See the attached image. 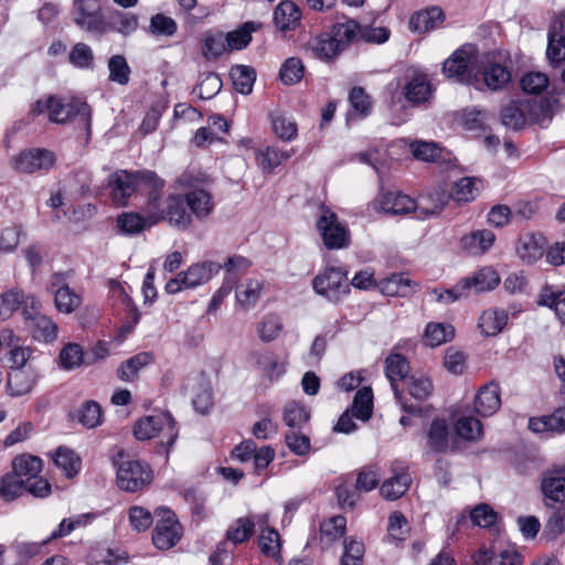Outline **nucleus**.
<instances>
[{"label":"nucleus","instance_id":"nucleus-58","mask_svg":"<svg viewBox=\"0 0 565 565\" xmlns=\"http://www.w3.org/2000/svg\"><path fill=\"white\" fill-rule=\"evenodd\" d=\"M192 404L201 414L207 413L213 405L210 385L203 376L196 380V390L193 392Z\"/></svg>","mask_w":565,"mask_h":565},{"label":"nucleus","instance_id":"nucleus-53","mask_svg":"<svg viewBox=\"0 0 565 565\" xmlns=\"http://www.w3.org/2000/svg\"><path fill=\"white\" fill-rule=\"evenodd\" d=\"M477 183H480V181L475 178L466 177L460 179L455 183L451 193H449L450 199L457 202H469L473 200L479 192Z\"/></svg>","mask_w":565,"mask_h":565},{"label":"nucleus","instance_id":"nucleus-63","mask_svg":"<svg viewBox=\"0 0 565 565\" xmlns=\"http://www.w3.org/2000/svg\"><path fill=\"white\" fill-rule=\"evenodd\" d=\"M23 479L17 475L8 473L1 479L0 494L6 501H13L19 498L25 490Z\"/></svg>","mask_w":565,"mask_h":565},{"label":"nucleus","instance_id":"nucleus-49","mask_svg":"<svg viewBox=\"0 0 565 565\" xmlns=\"http://www.w3.org/2000/svg\"><path fill=\"white\" fill-rule=\"evenodd\" d=\"M455 335V330L449 324L444 323H428L425 329V342L427 345L434 348L438 347Z\"/></svg>","mask_w":565,"mask_h":565},{"label":"nucleus","instance_id":"nucleus-32","mask_svg":"<svg viewBox=\"0 0 565 565\" xmlns=\"http://www.w3.org/2000/svg\"><path fill=\"white\" fill-rule=\"evenodd\" d=\"M444 19L441 8L434 6L414 13L409 19V29L414 32H426L434 29Z\"/></svg>","mask_w":565,"mask_h":565},{"label":"nucleus","instance_id":"nucleus-44","mask_svg":"<svg viewBox=\"0 0 565 565\" xmlns=\"http://www.w3.org/2000/svg\"><path fill=\"white\" fill-rule=\"evenodd\" d=\"M380 288L390 297H407L413 292L412 281L402 274H394L382 280Z\"/></svg>","mask_w":565,"mask_h":565},{"label":"nucleus","instance_id":"nucleus-51","mask_svg":"<svg viewBox=\"0 0 565 565\" xmlns=\"http://www.w3.org/2000/svg\"><path fill=\"white\" fill-rule=\"evenodd\" d=\"M457 435L469 441H476L482 436V424L472 416H462L456 423Z\"/></svg>","mask_w":565,"mask_h":565},{"label":"nucleus","instance_id":"nucleus-47","mask_svg":"<svg viewBox=\"0 0 565 565\" xmlns=\"http://www.w3.org/2000/svg\"><path fill=\"white\" fill-rule=\"evenodd\" d=\"M78 422L86 428H95L102 424L103 412L95 401H85L77 411Z\"/></svg>","mask_w":565,"mask_h":565},{"label":"nucleus","instance_id":"nucleus-7","mask_svg":"<svg viewBox=\"0 0 565 565\" xmlns=\"http://www.w3.org/2000/svg\"><path fill=\"white\" fill-rule=\"evenodd\" d=\"M312 288L318 295L334 303L350 292L347 273L333 266L327 267L313 278Z\"/></svg>","mask_w":565,"mask_h":565},{"label":"nucleus","instance_id":"nucleus-17","mask_svg":"<svg viewBox=\"0 0 565 565\" xmlns=\"http://www.w3.org/2000/svg\"><path fill=\"white\" fill-rule=\"evenodd\" d=\"M50 285L54 294L55 307L60 312L71 313L81 306V297L70 289L62 274H54Z\"/></svg>","mask_w":565,"mask_h":565},{"label":"nucleus","instance_id":"nucleus-60","mask_svg":"<svg viewBox=\"0 0 565 565\" xmlns=\"http://www.w3.org/2000/svg\"><path fill=\"white\" fill-rule=\"evenodd\" d=\"M117 225L126 234H138L145 227L150 226L148 215L141 216L138 213H124L117 218Z\"/></svg>","mask_w":565,"mask_h":565},{"label":"nucleus","instance_id":"nucleus-11","mask_svg":"<svg viewBox=\"0 0 565 565\" xmlns=\"http://www.w3.org/2000/svg\"><path fill=\"white\" fill-rule=\"evenodd\" d=\"M408 372L409 363L402 354L393 353L385 359V374L391 382L395 398L405 413L417 414L422 411L420 406L413 403H407L396 384L397 381L405 380Z\"/></svg>","mask_w":565,"mask_h":565},{"label":"nucleus","instance_id":"nucleus-57","mask_svg":"<svg viewBox=\"0 0 565 565\" xmlns=\"http://www.w3.org/2000/svg\"><path fill=\"white\" fill-rule=\"evenodd\" d=\"M282 330V322L276 315L269 313L263 317L257 326V333L262 341H274Z\"/></svg>","mask_w":565,"mask_h":565},{"label":"nucleus","instance_id":"nucleus-34","mask_svg":"<svg viewBox=\"0 0 565 565\" xmlns=\"http://www.w3.org/2000/svg\"><path fill=\"white\" fill-rule=\"evenodd\" d=\"M35 384V375L30 370L18 367L9 373L8 390L12 396H22L32 391Z\"/></svg>","mask_w":565,"mask_h":565},{"label":"nucleus","instance_id":"nucleus-61","mask_svg":"<svg viewBox=\"0 0 565 565\" xmlns=\"http://www.w3.org/2000/svg\"><path fill=\"white\" fill-rule=\"evenodd\" d=\"M309 417L305 406L299 403L290 402L285 406L284 422L290 428L300 429L309 420Z\"/></svg>","mask_w":565,"mask_h":565},{"label":"nucleus","instance_id":"nucleus-55","mask_svg":"<svg viewBox=\"0 0 565 565\" xmlns=\"http://www.w3.org/2000/svg\"><path fill=\"white\" fill-rule=\"evenodd\" d=\"M406 384L409 394L419 402L426 401L434 391L430 379L425 375H411Z\"/></svg>","mask_w":565,"mask_h":565},{"label":"nucleus","instance_id":"nucleus-54","mask_svg":"<svg viewBox=\"0 0 565 565\" xmlns=\"http://www.w3.org/2000/svg\"><path fill=\"white\" fill-rule=\"evenodd\" d=\"M255 522L249 518L237 519L227 530L226 539L234 544L247 541L254 533Z\"/></svg>","mask_w":565,"mask_h":565},{"label":"nucleus","instance_id":"nucleus-45","mask_svg":"<svg viewBox=\"0 0 565 565\" xmlns=\"http://www.w3.org/2000/svg\"><path fill=\"white\" fill-rule=\"evenodd\" d=\"M373 408V393L371 387L359 390L353 398L351 411L353 416L363 422L370 419Z\"/></svg>","mask_w":565,"mask_h":565},{"label":"nucleus","instance_id":"nucleus-16","mask_svg":"<svg viewBox=\"0 0 565 565\" xmlns=\"http://www.w3.org/2000/svg\"><path fill=\"white\" fill-rule=\"evenodd\" d=\"M168 516L159 521L152 532V542L159 550L166 551L173 547L181 539V526L168 511Z\"/></svg>","mask_w":565,"mask_h":565},{"label":"nucleus","instance_id":"nucleus-59","mask_svg":"<svg viewBox=\"0 0 565 565\" xmlns=\"http://www.w3.org/2000/svg\"><path fill=\"white\" fill-rule=\"evenodd\" d=\"M409 149L414 158L426 162H433L441 154V148L433 141L415 140L409 145Z\"/></svg>","mask_w":565,"mask_h":565},{"label":"nucleus","instance_id":"nucleus-56","mask_svg":"<svg viewBox=\"0 0 565 565\" xmlns=\"http://www.w3.org/2000/svg\"><path fill=\"white\" fill-rule=\"evenodd\" d=\"M24 300V292L18 288H13L0 295V321L8 319Z\"/></svg>","mask_w":565,"mask_h":565},{"label":"nucleus","instance_id":"nucleus-14","mask_svg":"<svg viewBox=\"0 0 565 565\" xmlns=\"http://www.w3.org/2000/svg\"><path fill=\"white\" fill-rule=\"evenodd\" d=\"M73 21L81 28L90 32L104 29L105 19L99 2H74L72 9Z\"/></svg>","mask_w":565,"mask_h":565},{"label":"nucleus","instance_id":"nucleus-5","mask_svg":"<svg viewBox=\"0 0 565 565\" xmlns=\"http://www.w3.org/2000/svg\"><path fill=\"white\" fill-rule=\"evenodd\" d=\"M117 467V486L126 492H137L148 487L153 479L149 465L137 459L119 461L114 459Z\"/></svg>","mask_w":565,"mask_h":565},{"label":"nucleus","instance_id":"nucleus-41","mask_svg":"<svg viewBox=\"0 0 565 565\" xmlns=\"http://www.w3.org/2000/svg\"><path fill=\"white\" fill-rule=\"evenodd\" d=\"M152 361L153 356L150 352L138 353L120 365L117 375L121 381L129 382L137 376L142 367L149 365Z\"/></svg>","mask_w":565,"mask_h":565},{"label":"nucleus","instance_id":"nucleus-12","mask_svg":"<svg viewBox=\"0 0 565 565\" xmlns=\"http://www.w3.org/2000/svg\"><path fill=\"white\" fill-rule=\"evenodd\" d=\"M178 182L182 186L193 188L185 193V202L193 214L199 220H205L214 210V202L209 191L196 189V180L188 173L179 177Z\"/></svg>","mask_w":565,"mask_h":565},{"label":"nucleus","instance_id":"nucleus-15","mask_svg":"<svg viewBox=\"0 0 565 565\" xmlns=\"http://www.w3.org/2000/svg\"><path fill=\"white\" fill-rule=\"evenodd\" d=\"M393 476L385 480L381 488V495L386 500H397L409 488L412 478L407 472V468L403 462L395 461L392 465Z\"/></svg>","mask_w":565,"mask_h":565},{"label":"nucleus","instance_id":"nucleus-52","mask_svg":"<svg viewBox=\"0 0 565 565\" xmlns=\"http://www.w3.org/2000/svg\"><path fill=\"white\" fill-rule=\"evenodd\" d=\"M271 126L276 136L284 141H290L297 136V124L281 113L271 115Z\"/></svg>","mask_w":565,"mask_h":565},{"label":"nucleus","instance_id":"nucleus-2","mask_svg":"<svg viewBox=\"0 0 565 565\" xmlns=\"http://www.w3.org/2000/svg\"><path fill=\"white\" fill-rule=\"evenodd\" d=\"M185 204V196L181 194H171L162 201L159 192L151 191L145 205L149 225L168 221L172 226L186 230L192 223V216L186 212Z\"/></svg>","mask_w":565,"mask_h":565},{"label":"nucleus","instance_id":"nucleus-30","mask_svg":"<svg viewBox=\"0 0 565 565\" xmlns=\"http://www.w3.org/2000/svg\"><path fill=\"white\" fill-rule=\"evenodd\" d=\"M12 467V473L28 482L39 476L42 471L43 462L36 456L24 454L14 458Z\"/></svg>","mask_w":565,"mask_h":565},{"label":"nucleus","instance_id":"nucleus-13","mask_svg":"<svg viewBox=\"0 0 565 565\" xmlns=\"http://www.w3.org/2000/svg\"><path fill=\"white\" fill-rule=\"evenodd\" d=\"M55 161V156L46 149H30L22 151L13 161V168L18 172L33 173L50 169Z\"/></svg>","mask_w":565,"mask_h":565},{"label":"nucleus","instance_id":"nucleus-29","mask_svg":"<svg viewBox=\"0 0 565 565\" xmlns=\"http://www.w3.org/2000/svg\"><path fill=\"white\" fill-rule=\"evenodd\" d=\"M529 428L535 434L565 431V408H559L548 416L531 418Z\"/></svg>","mask_w":565,"mask_h":565},{"label":"nucleus","instance_id":"nucleus-50","mask_svg":"<svg viewBox=\"0 0 565 565\" xmlns=\"http://www.w3.org/2000/svg\"><path fill=\"white\" fill-rule=\"evenodd\" d=\"M305 74V65L299 57L287 58L279 71V77L286 85H295L301 81Z\"/></svg>","mask_w":565,"mask_h":565},{"label":"nucleus","instance_id":"nucleus-46","mask_svg":"<svg viewBox=\"0 0 565 565\" xmlns=\"http://www.w3.org/2000/svg\"><path fill=\"white\" fill-rule=\"evenodd\" d=\"M507 320L504 311L487 310L479 318V327L486 335H495L507 324Z\"/></svg>","mask_w":565,"mask_h":565},{"label":"nucleus","instance_id":"nucleus-40","mask_svg":"<svg viewBox=\"0 0 565 565\" xmlns=\"http://www.w3.org/2000/svg\"><path fill=\"white\" fill-rule=\"evenodd\" d=\"M359 31L360 25L354 20H349L344 23L334 24L330 33L335 41V46H338L340 51L343 52L356 39Z\"/></svg>","mask_w":565,"mask_h":565},{"label":"nucleus","instance_id":"nucleus-19","mask_svg":"<svg viewBox=\"0 0 565 565\" xmlns=\"http://www.w3.org/2000/svg\"><path fill=\"white\" fill-rule=\"evenodd\" d=\"M450 194L441 189H434L418 198L416 210L418 217H428L439 214L448 204Z\"/></svg>","mask_w":565,"mask_h":565},{"label":"nucleus","instance_id":"nucleus-39","mask_svg":"<svg viewBox=\"0 0 565 565\" xmlns=\"http://www.w3.org/2000/svg\"><path fill=\"white\" fill-rule=\"evenodd\" d=\"M562 29L563 23H558L554 24L548 31L546 56L554 64H559L565 60V36Z\"/></svg>","mask_w":565,"mask_h":565},{"label":"nucleus","instance_id":"nucleus-25","mask_svg":"<svg viewBox=\"0 0 565 565\" xmlns=\"http://www.w3.org/2000/svg\"><path fill=\"white\" fill-rule=\"evenodd\" d=\"M541 489L544 497L553 502L565 501V471L551 470L543 475Z\"/></svg>","mask_w":565,"mask_h":565},{"label":"nucleus","instance_id":"nucleus-48","mask_svg":"<svg viewBox=\"0 0 565 565\" xmlns=\"http://www.w3.org/2000/svg\"><path fill=\"white\" fill-rule=\"evenodd\" d=\"M263 289V282L257 279H249L246 284L237 287L236 299L244 308L253 307L259 299Z\"/></svg>","mask_w":565,"mask_h":565},{"label":"nucleus","instance_id":"nucleus-22","mask_svg":"<svg viewBox=\"0 0 565 565\" xmlns=\"http://www.w3.org/2000/svg\"><path fill=\"white\" fill-rule=\"evenodd\" d=\"M307 49L316 58L327 63L334 62L342 53L340 49L335 46V41L330 32L322 33L311 39L307 44Z\"/></svg>","mask_w":565,"mask_h":565},{"label":"nucleus","instance_id":"nucleus-10","mask_svg":"<svg viewBox=\"0 0 565 565\" xmlns=\"http://www.w3.org/2000/svg\"><path fill=\"white\" fill-rule=\"evenodd\" d=\"M317 228L328 249H339L349 245V231L339 222L337 214L323 205L321 206V215L317 221Z\"/></svg>","mask_w":565,"mask_h":565},{"label":"nucleus","instance_id":"nucleus-35","mask_svg":"<svg viewBox=\"0 0 565 565\" xmlns=\"http://www.w3.org/2000/svg\"><path fill=\"white\" fill-rule=\"evenodd\" d=\"M427 445L434 452H445L449 447V428L445 419L435 418L428 429Z\"/></svg>","mask_w":565,"mask_h":565},{"label":"nucleus","instance_id":"nucleus-42","mask_svg":"<svg viewBox=\"0 0 565 565\" xmlns=\"http://www.w3.org/2000/svg\"><path fill=\"white\" fill-rule=\"evenodd\" d=\"M234 89L241 94H249L256 79L255 70L246 65H235L230 71Z\"/></svg>","mask_w":565,"mask_h":565},{"label":"nucleus","instance_id":"nucleus-8","mask_svg":"<svg viewBox=\"0 0 565 565\" xmlns=\"http://www.w3.org/2000/svg\"><path fill=\"white\" fill-rule=\"evenodd\" d=\"M221 268L222 266L214 262L194 264L185 271H181L174 278H171L166 284V291L173 295L182 289L195 288L207 282Z\"/></svg>","mask_w":565,"mask_h":565},{"label":"nucleus","instance_id":"nucleus-4","mask_svg":"<svg viewBox=\"0 0 565 565\" xmlns=\"http://www.w3.org/2000/svg\"><path fill=\"white\" fill-rule=\"evenodd\" d=\"M159 431H164L167 440L160 441L158 451L168 457L169 450L178 438L175 420L170 413L166 412L160 415L141 418L134 428V435L139 440L153 438Z\"/></svg>","mask_w":565,"mask_h":565},{"label":"nucleus","instance_id":"nucleus-26","mask_svg":"<svg viewBox=\"0 0 565 565\" xmlns=\"http://www.w3.org/2000/svg\"><path fill=\"white\" fill-rule=\"evenodd\" d=\"M495 235L489 230H478L460 239V246L468 254L477 256L484 254L494 243Z\"/></svg>","mask_w":565,"mask_h":565},{"label":"nucleus","instance_id":"nucleus-23","mask_svg":"<svg viewBox=\"0 0 565 565\" xmlns=\"http://www.w3.org/2000/svg\"><path fill=\"white\" fill-rule=\"evenodd\" d=\"M405 97L412 104H422L428 100L433 94V86L424 73H414L407 81L405 87Z\"/></svg>","mask_w":565,"mask_h":565},{"label":"nucleus","instance_id":"nucleus-62","mask_svg":"<svg viewBox=\"0 0 565 565\" xmlns=\"http://www.w3.org/2000/svg\"><path fill=\"white\" fill-rule=\"evenodd\" d=\"M83 356L84 352L78 344L68 343L60 352V365L67 371L74 370L82 365Z\"/></svg>","mask_w":565,"mask_h":565},{"label":"nucleus","instance_id":"nucleus-64","mask_svg":"<svg viewBox=\"0 0 565 565\" xmlns=\"http://www.w3.org/2000/svg\"><path fill=\"white\" fill-rule=\"evenodd\" d=\"M537 303L553 308L559 320L565 324V291L554 292L545 290L540 295Z\"/></svg>","mask_w":565,"mask_h":565},{"label":"nucleus","instance_id":"nucleus-31","mask_svg":"<svg viewBox=\"0 0 565 565\" xmlns=\"http://www.w3.org/2000/svg\"><path fill=\"white\" fill-rule=\"evenodd\" d=\"M249 359L269 379H277L285 372V364L279 362L278 356L274 352L254 351L250 353Z\"/></svg>","mask_w":565,"mask_h":565},{"label":"nucleus","instance_id":"nucleus-3","mask_svg":"<svg viewBox=\"0 0 565 565\" xmlns=\"http://www.w3.org/2000/svg\"><path fill=\"white\" fill-rule=\"evenodd\" d=\"M49 119L55 124L76 121L77 126L85 130L87 137L90 135L92 111L88 104L82 99L52 95Z\"/></svg>","mask_w":565,"mask_h":565},{"label":"nucleus","instance_id":"nucleus-18","mask_svg":"<svg viewBox=\"0 0 565 565\" xmlns=\"http://www.w3.org/2000/svg\"><path fill=\"white\" fill-rule=\"evenodd\" d=\"M475 411L478 415L488 417L498 412L501 406L500 387L490 382L481 386L475 397Z\"/></svg>","mask_w":565,"mask_h":565},{"label":"nucleus","instance_id":"nucleus-20","mask_svg":"<svg viewBox=\"0 0 565 565\" xmlns=\"http://www.w3.org/2000/svg\"><path fill=\"white\" fill-rule=\"evenodd\" d=\"M460 281V288H463L467 294L471 289L478 294L494 289L500 282V277L491 267H483L471 277L463 278Z\"/></svg>","mask_w":565,"mask_h":565},{"label":"nucleus","instance_id":"nucleus-21","mask_svg":"<svg viewBox=\"0 0 565 565\" xmlns=\"http://www.w3.org/2000/svg\"><path fill=\"white\" fill-rule=\"evenodd\" d=\"M545 250V238L540 234L527 233L520 237L516 253L523 262L533 264Z\"/></svg>","mask_w":565,"mask_h":565},{"label":"nucleus","instance_id":"nucleus-24","mask_svg":"<svg viewBox=\"0 0 565 565\" xmlns=\"http://www.w3.org/2000/svg\"><path fill=\"white\" fill-rule=\"evenodd\" d=\"M381 210L388 214H406L415 212L416 201L401 192L390 191L380 198Z\"/></svg>","mask_w":565,"mask_h":565},{"label":"nucleus","instance_id":"nucleus-9","mask_svg":"<svg viewBox=\"0 0 565 565\" xmlns=\"http://www.w3.org/2000/svg\"><path fill=\"white\" fill-rule=\"evenodd\" d=\"M565 106V95H551L543 98H524L527 122L542 128L547 127L554 114Z\"/></svg>","mask_w":565,"mask_h":565},{"label":"nucleus","instance_id":"nucleus-37","mask_svg":"<svg viewBox=\"0 0 565 565\" xmlns=\"http://www.w3.org/2000/svg\"><path fill=\"white\" fill-rule=\"evenodd\" d=\"M291 152L281 150L276 146H267L264 149L257 151V163L264 172L270 173L281 164L284 161L291 157Z\"/></svg>","mask_w":565,"mask_h":565},{"label":"nucleus","instance_id":"nucleus-38","mask_svg":"<svg viewBox=\"0 0 565 565\" xmlns=\"http://www.w3.org/2000/svg\"><path fill=\"white\" fill-rule=\"evenodd\" d=\"M54 463L67 478L75 477L81 469V458L70 448L60 446L54 456Z\"/></svg>","mask_w":565,"mask_h":565},{"label":"nucleus","instance_id":"nucleus-28","mask_svg":"<svg viewBox=\"0 0 565 565\" xmlns=\"http://www.w3.org/2000/svg\"><path fill=\"white\" fill-rule=\"evenodd\" d=\"M300 19L301 12L296 2H279L274 11V22L284 32L296 29Z\"/></svg>","mask_w":565,"mask_h":565},{"label":"nucleus","instance_id":"nucleus-33","mask_svg":"<svg viewBox=\"0 0 565 565\" xmlns=\"http://www.w3.org/2000/svg\"><path fill=\"white\" fill-rule=\"evenodd\" d=\"M511 81L510 70L501 63H489L482 71V83L491 90H499Z\"/></svg>","mask_w":565,"mask_h":565},{"label":"nucleus","instance_id":"nucleus-43","mask_svg":"<svg viewBox=\"0 0 565 565\" xmlns=\"http://www.w3.org/2000/svg\"><path fill=\"white\" fill-rule=\"evenodd\" d=\"M107 67L109 72L108 79L110 82L120 86L128 85L130 81L131 68L124 55L115 54L110 56L107 62Z\"/></svg>","mask_w":565,"mask_h":565},{"label":"nucleus","instance_id":"nucleus-36","mask_svg":"<svg viewBox=\"0 0 565 565\" xmlns=\"http://www.w3.org/2000/svg\"><path fill=\"white\" fill-rule=\"evenodd\" d=\"M260 26L262 24L258 22L248 21L241 24L236 30L227 32L225 41L228 50L238 51L245 49L252 41V33L259 30Z\"/></svg>","mask_w":565,"mask_h":565},{"label":"nucleus","instance_id":"nucleus-27","mask_svg":"<svg viewBox=\"0 0 565 565\" xmlns=\"http://www.w3.org/2000/svg\"><path fill=\"white\" fill-rule=\"evenodd\" d=\"M500 119L502 125L512 130H521L527 124L524 99L511 100L501 108Z\"/></svg>","mask_w":565,"mask_h":565},{"label":"nucleus","instance_id":"nucleus-1","mask_svg":"<svg viewBox=\"0 0 565 565\" xmlns=\"http://www.w3.org/2000/svg\"><path fill=\"white\" fill-rule=\"evenodd\" d=\"M108 185L111 189V199L116 205H126L127 199L137 190L160 192L164 181L153 171L145 170L136 173L126 170L114 172L108 178Z\"/></svg>","mask_w":565,"mask_h":565},{"label":"nucleus","instance_id":"nucleus-6","mask_svg":"<svg viewBox=\"0 0 565 565\" xmlns=\"http://www.w3.org/2000/svg\"><path fill=\"white\" fill-rule=\"evenodd\" d=\"M477 61L473 46H462L456 50L443 64L444 74L458 83L478 86L480 81L475 72Z\"/></svg>","mask_w":565,"mask_h":565}]
</instances>
